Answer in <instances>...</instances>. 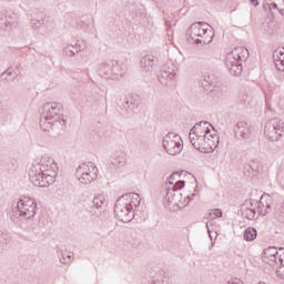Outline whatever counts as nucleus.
I'll return each mask as SVG.
<instances>
[{"mask_svg": "<svg viewBox=\"0 0 284 284\" xmlns=\"http://www.w3.org/2000/svg\"><path fill=\"white\" fill-rule=\"evenodd\" d=\"M242 215L248 221H254V219H258V214H256V209H252L250 206L242 207Z\"/></svg>", "mask_w": 284, "mask_h": 284, "instance_id": "bb28decb", "label": "nucleus"}, {"mask_svg": "<svg viewBox=\"0 0 284 284\" xmlns=\"http://www.w3.org/2000/svg\"><path fill=\"white\" fill-rule=\"evenodd\" d=\"M192 196H196V194H192Z\"/></svg>", "mask_w": 284, "mask_h": 284, "instance_id": "79ce46f5", "label": "nucleus"}, {"mask_svg": "<svg viewBox=\"0 0 284 284\" xmlns=\"http://www.w3.org/2000/svg\"><path fill=\"white\" fill-rule=\"evenodd\" d=\"M207 28H210V24L205 22H195L191 24L189 29V34L196 45H201V43H203L204 45H207V43H212L214 33H212V29Z\"/></svg>", "mask_w": 284, "mask_h": 284, "instance_id": "20e7f679", "label": "nucleus"}, {"mask_svg": "<svg viewBox=\"0 0 284 284\" xmlns=\"http://www.w3.org/2000/svg\"><path fill=\"white\" fill-rule=\"evenodd\" d=\"M264 258H267L270 265H276L277 278L284 281V248H280V252L276 247L271 246L264 250Z\"/></svg>", "mask_w": 284, "mask_h": 284, "instance_id": "423d86ee", "label": "nucleus"}, {"mask_svg": "<svg viewBox=\"0 0 284 284\" xmlns=\"http://www.w3.org/2000/svg\"><path fill=\"white\" fill-rule=\"evenodd\" d=\"M204 81L209 85H213V89H210V93L212 94L213 99L215 97H221V91H219V88H216V83H219V78H216V75L213 73H207L204 75Z\"/></svg>", "mask_w": 284, "mask_h": 284, "instance_id": "6ab92c4d", "label": "nucleus"}, {"mask_svg": "<svg viewBox=\"0 0 284 284\" xmlns=\"http://www.w3.org/2000/svg\"><path fill=\"white\" fill-rule=\"evenodd\" d=\"M252 6H258V0H250Z\"/></svg>", "mask_w": 284, "mask_h": 284, "instance_id": "e433bc0d", "label": "nucleus"}, {"mask_svg": "<svg viewBox=\"0 0 284 284\" xmlns=\"http://www.w3.org/2000/svg\"><path fill=\"white\" fill-rule=\"evenodd\" d=\"M235 139L247 141L252 136V125L245 121L237 122L233 128Z\"/></svg>", "mask_w": 284, "mask_h": 284, "instance_id": "ddd939ff", "label": "nucleus"}, {"mask_svg": "<svg viewBox=\"0 0 284 284\" xmlns=\"http://www.w3.org/2000/svg\"><path fill=\"white\" fill-rule=\"evenodd\" d=\"M93 206H92V213L95 216H101V214H103V212H105L106 207H108V201L105 200V196L103 195H97L93 199Z\"/></svg>", "mask_w": 284, "mask_h": 284, "instance_id": "2eb2a0df", "label": "nucleus"}, {"mask_svg": "<svg viewBox=\"0 0 284 284\" xmlns=\"http://www.w3.org/2000/svg\"><path fill=\"white\" fill-rule=\"evenodd\" d=\"M43 19V28L47 30L43 34H48L49 32H52L54 28H57V22L54 21V18L52 17H44Z\"/></svg>", "mask_w": 284, "mask_h": 284, "instance_id": "a878e982", "label": "nucleus"}, {"mask_svg": "<svg viewBox=\"0 0 284 284\" xmlns=\"http://www.w3.org/2000/svg\"><path fill=\"white\" fill-rule=\"evenodd\" d=\"M168 187H172V190H183V187H185V181L181 180V173L174 172L170 175L168 183L165 184V190H168Z\"/></svg>", "mask_w": 284, "mask_h": 284, "instance_id": "a211bd4d", "label": "nucleus"}, {"mask_svg": "<svg viewBox=\"0 0 284 284\" xmlns=\"http://www.w3.org/2000/svg\"><path fill=\"white\" fill-rule=\"evenodd\" d=\"M273 61L276 69L280 72H284V48L281 50H275L273 53Z\"/></svg>", "mask_w": 284, "mask_h": 284, "instance_id": "4be33fe9", "label": "nucleus"}, {"mask_svg": "<svg viewBox=\"0 0 284 284\" xmlns=\"http://www.w3.org/2000/svg\"><path fill=\"white\" fill-rule=\"evenodd\" d=\"M264 10H268V12H271L272 14H274V12H272V10H278V4H276V2H272V3H265L263 6Z\"/></svg>", "mask_w": 284, "mask_h": 284, "instance_id": "7c9ffc66", "label": "nucleus"}, {"mask_svg": "<svg viewBox=\"0 0 284 284\" xmlns=\"http://www.w3.org/2000/svg\"><path fill=\"white\" fill-rule=\"evenodd\" d=\"M206 143V154L212 153V151L216 150L219 148L220 138L216 134H207L205 139Z\"/></svg>", "mask_w": 284, "mask_h": 284, "instance_id": "412c9836", "label": "nucleus"}, {"mask_svg": "<svg viewBox=\"0 0 284 284\" xmlns=\"http://www.w3.org/2000/svg\"><path fill=\"white\" fill-rule=\"evenodd\" d=\"M277 12H280V14L284 17V9H277Z\"/></svg>", "mask_w": 284, "mask_h": 284, "instance_id": "4c0bfd02", "label": "nucleus"}, {"mask_svg": "<svg viewBox=\"0 0 284 284\" xmlns=\"http://www.w3.org/2000/svg\"><path fill=\"white\" fill-rule=\"evenodd\" d=\"M189 139L195 150L199 152H202L203 154H206V135H197L194 133H189Z\"/></svg>", "mask_w": 284, "mask_h": 284, "instance_id": "dca6fc26", "label": "nucleus"}, {"mask_svg": "<svg viewBox=\"0 0 284 284\" xmlns=\"http://www.w3.org/2000/svg\"><path fill=\"white\" fill-rule=\"evenodd\" d=\"M140 65L144 72H152L156 68L154 55H145L141 59Z\"/></svg>", "mask_w": 284, "mask_h": 284, "instance_id": "aec40b11", "label": "nucleus"}, {"mask_svg": "<svg viewBox=\"0 0 284 284\" xmlns=\"http://www.w3.org/2000/svg\"><path fill=\"white\" fill-rule=\"evenodd\" d=\"M37 214V202L32 197H26L17 203V207L13 211L14 219H34Z\"/></svg>", "mask_w": 284, "mask_h": 284, "instance_id": "39448f33", "label": "nucleus"}, {"mask_svg": "<svg viewBox=\"0 0 284 284\" xmlns=\"http://www.w3.org/2000/svg\"><path fill=\"white\" fill-rule=\"evenodd\" d=\"M163 148L166 154H170L171 156L181 154V151L183 150V140L181 139V135L174 132H169L163 138Z\"/></svg>", "mask_w": 284, "mask_h": 284, "instance_id": "1a4fd4ad", "label": "nucleus"}, {"mask_svg": "<svg viewBox=\"0 0 284 284\" xmlns=\"http://www.w3.org/2000/svg\"><path fill=\"white\" fill-rule=\"evenodd\" d=\"M67 258L70 261V258H72V254H68Z\"/></svg>", "mask_w": 284, "mask_h": 284, "instance_id": "ea45409f", "label": "nucleus"}, {"mask_svg": "<svg viewBox=\"0 0 284 284\" xmlns=\"http://www.w3.org/2000/svg\"><path fill=\"white\" fill-rule=\"evenodd\" d=\"M105 68H106V71H104V73L108 74V72H110V67H105V64L100 65V70H105Z\"/></svg>", "mask_w": 284, "mask_h": 284, "instance_id": "f704fd0d", "label": "nucleus"}, {"mask_svg": "<svg viewBox=\"0 0 284 284\" xmlns=\"http://www.w3.org/2000/svg\"><path fill=\"white\" fill-rule=\"evenodd\" d=\"M254 206V204L253 203H251V207H253Z\"/></svg>", "mask_w": 284, "mask_h": 284, "instance_id": "a19ab883", "label": "nucleus"}, {"mask_svg": "<svg viewBox=\"0 0 284 284\" xmlns=\"http://www.w3.org/2000/svg\"><path fill=\"white\" fill-rule=\"evenodd\" d=\"M258 236V232L254 227H247L244 232V241H254Z\"/></svg>", "mask_w": 284, "mask_h": 284, "instance_id": "c85d7f7f", "label": "nucleus"}, {"mask_svg": "<svg viewBox=\"0 0 284 284\" xmlns=\"http://www.w3.org/2000/svg\"><path fill=\"white\" fill-rule=\"evenodd\" d=\"M63 116V105L58 102H48L42 106L40 116V128L44 132L52 129L54 123L65 124V120H61Z\"/></svg>", "mask_w": 284, "mask_h": 284, "instance_id": "f03ea898", "label": "nucleus"}, {"mask_svg": "<svg viewBox=\"0 0 284 284\" xmlns=\"http://www.w3.org/2000/svg\"><path fill=\"white\" fill-rule=\"evenodd\" d=\"M41 28H43V19H32L31 20V30H33L34 32H39V30H41Z\"/></svg>", "mask_w": 284, "mask_h": 284, "instance_id": "c756f323", "label": "nucleus"}, {"mask_svg": "<svg viewBox=\"0 0 284 284\" xmlns=\"http://www.w3.org/2000/svg\"><path fill=\"white\" fill-rule=\"evenodd\" d=\"M210 216H212V213H207L204 219H210Z\"/></svg>", "mask_w": 284, "mask_h": 284, "instance_id": "58836bf2", "label": "nucleus"}, {"mask_svg": "<svg viewBox=\"0 0 284 284\" xmlns=\"http://www.w3.org/2000/svg\"><path fill=\"white\" fill-rule=\"evenodd\" d=\"M140 105H141V97L139 94L129 93L124 97L122 108L123 110H125L126 114L136 112Z\"/></svg>", "mask_w": 284, "mask_h": 284, "instance_id": "4468645a", "label": "nucleus"}, {"mask_svg": "<svg viewBox=\"0 0 284 284\" xmlns=\"http://www.w3.org/2000/svg\"><path fill=\"white\" fill-rule=\"evenodd\" d=\"M99 170L94 165V163H82L78 166L75 171V176L80 183L83 185H90V183L97 181V173Z\"/></svg>", "mask_w": 284, "mask_h": 284, "instance_id": "6e6552de", "label": "nucleus"}, {"mask_svg": "<svg viewBox=\"0 0 284 284\" xmlns=\"http://www.w3.org/2000/svg\"><path fill=\"white\" fill-rule=\"evenodd\" d=\"M164 201H166L168 205H176V207H185L190 204V195L183 197V194L179 190L181 189H165Z\"/></svg>", "mask_w": 284, "mask_h": 284, "instance_id": "9b49d317", "label": "nucleus"}, {"mask_svg": "<svg viewBox=\"0 0 284 284\" xmlns=\"http://www.w3.org/2000/svg\"><path fill=\"white\" fill-rule=\"evenodd\" d=\"M213 214L214 216H216V219H221L223 216V211H221L220 209H215Z\"/></svg>", "mask_w": 284, "mask_h": 284, "instance_id": "72a5a7b5", "label": "nucleus"}, {"mask_svg": "<svg viewBox=\"0 0 284 284\" xmlns=\"http://www.w3.org/2000/svg\"><path fill=\"white\" fill-rule=\"evenodd\" d=\"M256 205H257V212L262 216H266V214H270V212H272V205H270V203L267 202H264L263 197H261L260 202H256Z\"/></svg>", "mask_w": 284, "mask_h": 284, "instance_id": "5701e85b", "label": "nucleus"}, {"mask_svg": "<svg viewBox=\"0 0 284 284\" xmlns=\"http://www.w3.org/2000/svg\"><path fill=\"white\" fill-rule=\"evenodd\" d=\"M132 204L118 200L114 204V214L121 223H130L134 219V211Z\"/></svg>", "mask_w": 284, "mask_h": 284, "instance_id": "9d476101", "label": "nucleus"}, {"mask_svg": "<svg viewBox=\"0 0 284 284\" xmlns=\"http://www.w3.org/2000/svg\"><path fill=\"white\" fill-rule=\"evenodd\" d=\"M264 136L272 143L281 141L283 136V120L280 118H272L265 123Z\"/></svg>", "mask_w": 284, "mask_h": 284, "instance_id": "0eeeda50", "label": "nucleus"}, {"mask_svg": "<svg viewBox=\"0 0 284 284\" xmlns=\"http://www.w3.org/2000/svg\"><path fill=\"white\" fill-rule=\"evenodd\" d=\"M247 57H250V51L244 47H236L226 55L225 65L233 77H241V72H243L241 61H245Z\"/></svg>", "mask_w": 284, "mask_h": 284, "instance_id": "7ed1b4c3", "label": "nucleus"}, {"mask_svg": "<svg viewBox=\"0 0 284 284\" xmlns=\"http://www.w3.org/2000/svg\"><path fill=\"white\" fill-rule=\"evenodd\" d=\"M81 50H83V48L79 43H75V45L68 44L67 47H64L63 52L65 57H74V54H79Z\"/></svg>", "mask_w": 284, "mask_h": 284, "instance_id": "b1692460", "label": "nucleus"}, {"mask_svg": "<svg viewBox=\"0 0 284 284\" xmlns=\"http://www.w3.org/2000/svg\"><path fill=\"white\" fill-rule=\"evenodd\" d=\"M132 203H134V205H140L141 204V196L136 193H134L132 195Z\"/></svg>", "mask_w": 284, "mask_h": 284, "instance_id": "473e14b6", "label": "nucleus"}, {"mask_svg": "<svg viewBox=\"0 0 284 284\" xmlns=\"http://www.w3.org/2000/svg\"><path fill=\"white\" fill-rule=\"evenodd\" d=\"M274 216L280 223H284V204L275 206Z\"/></svg>", "mask_w": 284, "mask_h": 284, "instance_id": "cd10ccee", "label": "nucleus"}, {"mask_svg": "<svg viewBox=\"0 0 284 284\" xmlns=\"http://www.w3.org/2000/svg\"><path fill=\"white\" fill-rule=\"evenodd\" d=\"M247 168H248L250 170H252L253 174H256V173L258 172V164H257L256 161H254V160H252V161L248 163Z\"/></svg>", "mask_w": 284, "mask_h": 284, "instance_id": "2f4dec72", "label": "nucleus"}, {"mask_svg": "<svg viewBox=\"0 0 284 284\" xmlns=\"http://www.w3.org/2000/svg\"><path fill=\"white\" fill-rule=\"evenodd\" d=\"M212 124L207 121H201L191 129L190 134H197L202 136H207L212 131L210 130Z\"/></svg>", "mask_w": 284, "mask_h": 284, "instance_id": "f3484780", "label": "nucleus"}, {"mask_svg": "<svg viewBox=\"0 0 284 284\" xmlns=\"http://www.w3.org/2000/svg\"><path fill=\"white\" fill-rule=\"evenodd\" d=\"M17 77H19L17 72H14L12 69H8L0 75V81H2L3 83H11L12 81H14V79H17Z\"/></svg>", "mask_w": 284, "mask_h": 284, "instance_id": "393cba45", "label": "nucleus"}, {"mask_svg": "<svg viewBox=\"0 0 284 284\" xmlns=\"http://www.w3.org/2000/svg\"><path fill=\"white\" fill-rule=\"evenodd\" d=\"M57 163L50 156H42L40 162L32 164L29 170V179L37 187H49L57 179Z\"/></svg>", "mask_w": 284, "mask_h": 284, "instance_id": "f257e3e1", "label": "nucleus"}, {"mask_svg": "<svg viewBox=\"0 0 284 284\" xmlns=\"http://www.w3.org/2000/svg\"><path fill=\"white\" fill-rule=\"evenodd\" d=\"M65 254L62 253V257L60 258V263H62L63 265H65L68 263V261H65Z\"/></svg>", "mask_w": 284, "mask_h": 284, "instance_id": "c9c22d12", "label": "nucleus"}, {"mask_svg": "<svg viewBox=\"0 0 284 284\" xmlns=\"http://www.w3.org/2000/svg\"><path fill=\"white\" fill-rule=\"evenodd\" d=\"M159 81L164 88L170 85V81H176V69L174 68V64H165L162 67Z\"/></svg>", "mask_w": 284, "mask_h": 284, "instance_id": "f8f14e48", "label": "nucleus"}]
</instances>
